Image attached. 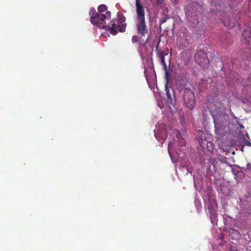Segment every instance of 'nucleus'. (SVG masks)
Instances as JSON below:
<instances>
[{
	"instance_id": "23",
	"label": "nucleus",
	"mask_w": 251,
	"mask_h": 251,
	"mask_svg": "<svg viewBox=\"0 0 251 251\" xmlns=\"http://www.w3.org/2000/svg\"><path fill=\"white\" fill-rule=\"evenodd\" d=\"M247 144L248 145H251V143L250 142L248 141H247Z\"/></svg>"
},
{
	"instance_id": "20",
	"label": "nucleus",
	"mask_w": 251,
	"mask_h": 251,
	"mask_svg": "<svg viewBox=\"0 0 251 251\" xmlns=\"http://www.w3.org/2000/svg\"><path fill=\"white\" fill-rule=\"evenodd\" d=\"M170 18L169 16L167 15H165L164 17H162L160 19V24L165 23L167 20Z\"/></svg>"
},
{
	"instance_id": "15",
	"label": "nucleus",
	"mask_w": 251,
	"mask_h": 251,
	"mask_svg": "<svg viewBox=\"0 0 251 251\" xmlns=\"http://www.w3.org/2000/svg\"><path fill=\"white\" fill-rule=\"evenodd\" d=\"M242 35L246 39H250L251 38V29L244 30L243 31Z\"/></svg>"
},
{
	"instance_id": "13",
	"label": "nucleus",
	"mask_w": 251,
	"mask_h": 251,
	"mask_svg": "<svg viewBox=\"0 0 251 251\" xmlns=\"http://www.w3.org/2000/svg\"><path fill=\"white\" fill-rule=\"evenodd\" d=\"M198 133L199 134V135L196 137V140L201 146H203V144H205L204 142L206 141L205 138L204 136H203L201 131L199 130L198 131Z\"/></svg>"
},
{
	"instance_id": "4",
	"label": "nucleus",
	"mask_w": 251,
	"mask_h": 251,
	"mask_svg": "<svg viewBox=\"0 0 251 251\" xmlns=\"http://www.w3.org/2000/svg\"><path fill=\"white\" fill-rule=\"evenodd\" d=\"M90 15L91 23L93 25L104 29V27L106 25L105 20L110 18L111 12L106 11L105 14H100L96 12V10L92 8L90 12Z\"/></svg>"
},
{
	"instance_id": "6",
	"label": "nucleus",
	"mask_w": 251,
	"mask_h": 251,
	"mask_svg": "<svg viewBox=\"0 0 251 251\" xmlns=\"http://www.w3.org/2000/svg\"><path fill=\"white\" fill-rule=\"evenodd\" d=\"M202 7L201 5L197 2H192L186 8L185 13L188 16L195 14H201Z\"/></svg>"
},
{
	"instance_id": "17",
	"label": "nucleus",
	"mask_w": 251,
	"mask_h": 251,
	"mask_svg": "<svg viewBox=\"0 0 251 251\" xmlns=\"http://www.w3.org/2000/svg\"><path fill=\"white\" fill-rule=\"evenodd\" d=\"M178 144L180 146H184L185 145V141L183 137L177 139Z\"/></svg>"
},
{
	"instance_id": "2",
	"label": "nucleus",
	"mask_w": 251,
	"mask_h": 251,
	"mask_svg": "<svg viewBox=\"0 0 251 251\" xmlns=\"http://www.w3.org/2000/svg\"><path fill=\"white\" fill-rule=\"evenodd\" d=\"M125 20L126 18L124 15L122 13L118 12L117 18L111 21L110 25H106L104 27V29L109 31L113 35L117 34L118 31L124 32L126 27V24L124 23Z\"/></svg>"
},
{
	"instance_id": "24",
	"label": "nucleus",
	"mask_w": 251,
	"mask_h": 251,
	"mask_svg": "<svg viewBox=\"0 0 251 251\" xmlns=\"http://www.w3.org/2000/svg\"><path fill=\"white\" fill-rule=\"evenodd\" d=\"M165 138H164V139H163V140H164V139H165V138H166V137H167V135H166V134H165Z\"/></svg>"
},
{
	"instance_id": "10",
	"label": "nucleus",
	"mask_w": 251,
	"mask_h": 251,
	"mask_svg": "<svg viewBox=\"0 0 251 251\" xmlns=\"http://www.w3.org/2000/svg\"><path fill=\"white\" fill-rule=\"evenodd\" d=\"M199 14H195L190 15L189 17V21L192 27H196L199 23V18L198 15Z\"/></svg>"
},
{
	"instance_id": "16",
	"label": "nucleus",
	"mask_w": 251,
	"mask_h": 251,
	"mask_svg": "<svg viewBox=\"0 0 251 251\" xmlns=\"http://www.w3.org/2000/svg\"><path fill=\"white\" fill-rule=\"evenodd\" d=\"M107 6L104 4H101L100 5L98 8V12L100 14H103L104 12H106L107 11Z\"/></svg>"
},
{
	"instance_id": "14",
	"label": "nucleus",
	"mask_w": 251,
	"mask_h": 251,
	"mask_svg": "<svg viewBox=\"0 0 251 251\" xmlns=\"http://www.w3.org/2000/svg\"><path fill=\"white\" fill-rule=\"evenodd\" d=\"M244 86L248 92H251V74L244 82Z\"/></svg>"
},
{
	"instance_id": "5",
	"label": "nucleus",
	"mask_w": 251,
	"mask_h": 251,
	"mask_svg": "<svg viewBox=\"0 0 251 251\" xmlns=\"http://www.w3.org/2000/svg\"><path fill=\"white\" fill-rule=\"evenodd\" d=\"M194 59L197 64L203 67L209 63V60L205 52L202 50H198L194 56Z\"/></svg>"
},
{
	"instance_id": "3",
	"label": "nucleus",
	"mask_w": 251,
	"mask_h": 251,
	"mask_svg": "<svg viewBox=\"0 0 251 251\" xmlns=\"http://www.w3.org/2000/svg\"><path fill=\"white\" fill-rule=\"evenodd\" d=\"M177 89L179 93L183 92V102L185 106L190 110L194 109L196 105V100L193 91L180 84L177 85Z\"/></svg>"
},
{
	"instance_id": "22",
	"label": "nucleus",
	"mask_w": 251,
	"mask_h": 251,
	"mask_svg": "<svg viewBox=\"0 0 251 251\" xmlns=\"http://www.w3.org/2000/svg\"><path fill=\"white\" fill-rule=\"evenodd\" d=\"M230 251H238L235 247L232 248L230 249Z\"/></svg>"
},
{
	"instance_id": "7",
	"label": "nucleus",
	"mask_w": 251,
	"mask_h": 251,
	"mask_svg": "<svg viewBox=\"0 0 251 251\" xmlns=\"http://www.w3.org/2000/svg\"><path fill=\"white\" fill-rule=\"evenodd\" d=\"M177 44L181 49L186 48L190 44L189 39L187 35L183 34V37H178L177 39Z\"/></svg>"
},
{
	"instance_id": "11",
	"label": "nucleus",
	"mask_w": 251,
	"mask_h": 251,
	"mask_svg": "<svg viewBox=\"0 0 251 251\" xmlns=\"http://www.w3.org/2000/svg\"><path fill=\"white\" fill-rule=\"evenodd\" d=\"M222 22L228 29L233 28L236 25V20L234 18L229 19L228 20H225Z\"/></svg>"
},
{
	"instance_id": "19",
	"label": "nucleus",
	"mask_w": 251,
	"mask_h": 251,
	"mask_svg": "<svg viewBox=\"0 0 251 251\" xmlns=\"http://www.w3.org/2000/svg\"><path fill=\"white\" fill-rule=\"evenodd\" d=\"M174 133L176 135L177 139L182 137L180 132L177 129H174Z\"/></svg>"
},
{
	"instance_id": "9",
	"label": "nucleus",
	"mask_w": 251,
	"mask_h": 251,
	"mask_svg": "<svg viewBox=\"0 0 251 251\" xmlns=\"http://www.w3.org/2000/svg\"><path fill=\"white\" fill-rule=\"evenodd\" d=\"M131 41L132 43L133 44L138 43L139 45H144L148 42L149 39L146 38L145 37H143L142 36L139 37L137 35H133L132 37Z\"/></svg>"
},
{
	"instance_id": "1",
	"label": "nucleus",
	"mask_w": 251,
	"mask_h": 251,
	"mask_svg": "<svg viewBox=\"0 0 251 251\" xmlns=\"http://www.w3.org/2000/svg\"><path fill=\"white\" fill-rule=\"evenodd\" d=\"M136 28L139 35L149 39L148 27L145 22V10L139 0H136Z\"/></svg>"
},
{
	"instance_id": "12",
	"label": "nucleus",
	"mask_w": 251,
	"mask_h": 251,
	"mask_svg": "<svg viewBox=\"0 0 251 251\" xmlns=\"http://www.w3.org/2000/svg\"><path fill=\"white\" fill-rule=\"evenodd\" d=\"M168 53V51L167 52H164L161 50H158L157 52V55L161 60V64L165 67H166V64L165 61V56L167 55Z\"/></svg>"
},
{
	"instance_id": "21",
	"label": "nucleus",
	"mask_w": 251,
	"mask_h": 251,
	"mask_svg": "<svg viewBox=\"0 0 251 251\" xmlns=\"http://www.w3.org/2000/svg\"><path fill=\"white\" fill-rule=\"evenodd\" d=\"M173 145V143L172 142H170L168 145V151L169 154H170V150H171V146Z\"/></svg>"
},
{
	"instance_id": "8",
	"label": "nucleus",
	"mask_w": 251,
	"mask_h": 251,
	"mask_svg": "<svg viewBox=\"0 0 251 251\" xmlns=\"http://www.w3.org/2000/svg\"><path fill=\"white\" fill-rule=\"evenodd\" d=\"M214 123L215 125V131L216 134V138L217 141H220L223 137V126L218 123L215 119H214Z\"/></svg>"
},
{
	"instance_id": "18",
	"label": "nucleus",
	"mask_w": 251,
	"mask_h": 251,
	"mask_svg": "<svg viewBox=\"0 0 251 251\" xmlns=\"http://www.w3.org/2000/svg\"><path fill=\"white\" fill-rule=\"evenodd\" d=\"M165 91H166V93L167 97L169 101H170V102H172V97H171V94H170V93L169 92V90L167 87V86H166Z\"/></svg>"
}]
</instances>
